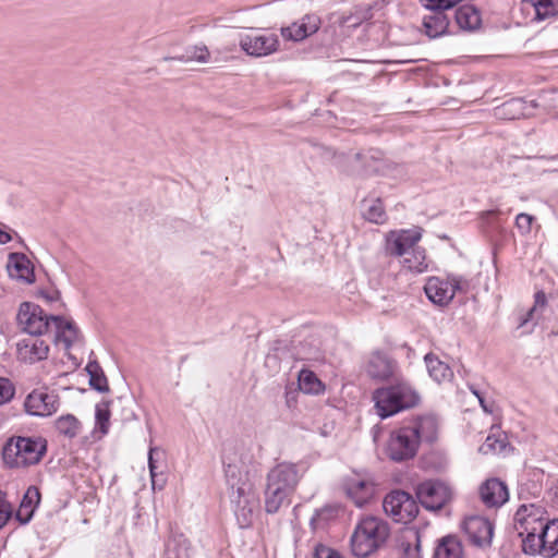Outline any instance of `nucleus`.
I'll return each instance as SVG.
<instances>
[{"mask_svg": "<svg viewBox=\"0 0 558 558\" xmlns=\"http://www.w3.org/2000/svg\"><path fill=\"white\" fill-rule=\"evenodd\" d=\"M546 524H549V515L543 506L523 504L517 509L513 515V530L521 541V548L525 555L543 556Z\"/></svg>", "mask_w": 558, "mask_h": 558, "instance_id": "obj_1", "label": "nucleus"}, {"mask_svg": "<svg viewBox=\"0 0 558 558\" xmlns=\"http://www.w3.org/2000/svg\"><path fill=\"white\" fill-rule=\"evenodd\" d=\"M395 380V384L378 388L373 393L376 413L381 418H387L413 408L420 402L418 392L409 381L402 378H396Z\"/></svg>", "mask_w": 558, "mask_h": 558, "instance_id": "obj_2", "label": "nucleus"}, {"mask_svg": "<svg viewBox=\"0 0 558 558\" xmlns=\"http://www.w3.org/2000/svg\"><path fill=\"white\" fill-rule=\"evenodd\" d=\"M389 526L379 518L360 520L351 536V550L355 557L365 558L377 550L388 538Z\"/></svg>", "mask_w": 558, "mask_h": 558, "instance_id": "obj_3", "label": "nucleus"}, {"mask_svg": "<svg viewBox=\"0 0 558 558\" xmlns=\"http://www.w3.org/2000/svg\"><path fill=\"white\" fill-rule=\"evenodd\" d=\"M47 451V442L40 437H11L2 449L3 462L10 468L37 464Z\"/></svg>", "mask_w": 558, "mask_h": 558, "instance_id": "obj_4", "label": "nucleus"}, {"mask_svg": "<svg viewBox=\"0 0 558 558\" xmlns=\"http://www.w3.org/2000/svg\"><path fill=\"white\" fill-rule=\"evenodd\" d=\"M246 458L242 448L235 445H228L223 448L222 463L228 495L231 493H240L242 489L247 490L253 488L248 478Z\"/></svg>", "mask_w": 558, "mask_h": 558, "instance_id": "obj_5", "label": "nucleus"}, {"mask_svg": "<svg viewBox=\"0 0 558 558\" xmlns=\"http://www.w3.org/2000/svg\"><path fill=\"white\" fill-rule=\"evenodd\" d=\"M470 282L462 276L449 275L446 279L430 277L424 286V291L429 301L434 304L447 305L457 292H466Z\"/></svg>", "mask_w": 558, "mask_h": 558, "instance_id": "obj_6", "label": "nucleus"}, {"mask_svg": "<svg viewBox=\"0 0 558 558\" xmlns=\"http://www.w3.org/2000/svg\"><path fill=\"white\" fill-rule=\"evenodd\" d=\"M51 316L35 303L23 302L19 307L16 322L22 331L38 337L51 330Z\"/></svg>", "mask_w": 558, "mask_h": 558, "instance_id": "obj_7", "label": "nucleus"}, {"mask_svg": "<svg viewBox=\"0 0 558 558\" xmlns=\"http://www.w3.org/2000/svg\"><path fill=\"white\" fill-rule=\"evenodd\" d=\"M238 525L248 529L259 513V498L254 488L228 495Z\"/></svg>", "mask_w": 558, "mask_h": 558, "instance_id": "obj_8", "label": "nucleus"}, {"mask_svg": "<svg viewBox=\"0 0 558 558\" xmlns=\"http://www.w3.org/2000/svg\"><path fill=\"white\" fill-rule=\"evenodd\" d=\"M383 508L387 515L401 523L411 522L418 513L415 499L403 490L389 493L383 501Z\"/></svg>", "mask_w": 558, "mask_h": 558, "instance_id": "obj_9", "label": "nucleus"}, {"mask_svg": "<svg viewBox=\"0 0 558 558\" xmlns=\"http://www.w3.org/2000/svg\"><path fill=\"white\" fill-rule=\"evenodd\" d=\"M415 433L408 425L392 432L386 448L388 457L396 462L412 459L420 445Z\"/></svg>", "mask_w": 558, "mask_h": 558, "instance_id": "obj_10", "label": "nucleus"}, {"mask_svg": "<svg viewBox=\"0 0 558 558\" xmlns=\"http://www.w3.org/2000/svg\"><path fill=\"white\" fill-rule=\"evenodd\" d=\"M60 407V398L48 388L31 391L24 400L25 412L32 416L47 417L53 415Z\"/></svg>", "mask_w": 558, "mask_h": 558, "instance_id": "obj_11", "label": "nucleus"}, {"mask_svg": "<svg viewBox=\"0 0 558 558\" xmlns=\"http://www.w3.org/2000/svg\"><path fill=\"white\" fill-rule=\"evenodd\" d=\"M415 493L421 505L432 511L440 510L451 499L450 488L438 481L418 484Z\"/></svg>", "mask_w": 558, "mask_h": 558, "instance_id": "obj_12", "label": "nucleus"}, {"mask_svg": "<svg viewBox=\"0 0 558 558\" xmlns=\"http://www.w3.org/2000/svg\"><path fill=\"white\" fill-rule=\"evenodd\" d=\"M241 49L255 58L267 57L279 49V38L276 34H247L240 38Z\"/></svg>", "mask_w": 558, "mask_h": 558, "instance_id": "obj_13", "label": "nucleus"}, {"mask_svg": "<svg viewBox=\"0 0 558 558\" xmlns=\"http://www.w3.org/2000/svg\"><path fill=\"white\" fill-rule=\"evenodd\" d=\"M302 476L298 464L280 462L269 470L266 483L293 494Z\"/></svg>", "mask_w": 558, "mask_h": 558, "instance_id": "obj_14", "label": "nucleus"}, {"mask_svg": "<svg viewBox=\"0 0 558 558\" xmlns=\"http://www.w3.org/2000/svg\"><path fill=\"white\" fill-rule=\"evenodd\" d=\"M463 530L474 545L486 547L492 544L494 525L488 519L480 515L469 517L463 522Z\"/></svg>", "mask_w": 558, "mask_h": 558, "instance_id": "obj_15", "label": "nucleus"}, {"mask_svg": "<svg viewBox=\"0 0 558 558\" xmlns=\"http://www.w3.org/2000/svg\"><path fill=\"white\" fill-rule=\"evenodd\" d=\"M421 236L418 230L391 231L386 236V251L393 256H403L415 248Z\"/></svg>", "mask_w": 558, "mask_h": 558, "instance_id": "obj_16", "label": "nucleus"}, {"mask_svg": "<svg viewBox=\"0 0 558 558\" xmlns=\"http://www.w3.org/2000/svg\"><path fill=\"white\" fill-rule=\"evenodd\" d=\"M347 496L354 502L356 507L366 505L375 494V484L368 477L354 475L348 477L343 484Z\"/></svg>", "mask_w": 558, "mask_h": 558, "instance_id": "obj_17", "label": "nucleus"}, {"mask_svg": "<svg viewBox=\"0 0 558 558\" xmlns=\"http://www.w3.org/2000/svg\"><path fill=\"white\" fill-rule=\"evenodd\" d=\"M320 25V17L315 13H310L305 14L302 19L292 23L290 26L282 27L281 35L286 39L301 41L317 33Z\"/></svg>", "mask_w": 558, "mask_h": 558, "instance_id": "obj_18", "label": "nucleus"}, {"mask_svg": "<svg viewBox=\"0 0 558 558\" xmlns=\"http://www.w3.org/2000/svg\"><path fill=\"white\" fill-rule=\"evenodd\" d=\"M480 497L487 508H499L509 498L506 484L498 478H488L480 487Z\"/></svg>", "mask_w": 558, "mask_h": 558, "instance_id": "obj_19", "label": "nucleus"}, {"mask_svg": "<svg viewBox=\"0 0 558 558\" xmlns=\"http://www.w3.org/2000/svg\"><path fill=\"white\" fill-rule=\"evenodd\" d=\"M16 351L19 360L33 364L47 359L49 345L43 339L26 338L17 342Z\"/></svg>", "mask_w": 558, "mask_h": 558, "instance_id": "obj_20", "label": "nucleus"}, {"mask_svg": "<svg viewBox=\"0 0 558 558\" xmlns=\"http://www.w3.org/2000/svg\"><path fill=\"white\" fill-rule=\"evenodd\" d=\"M7 269L12 279L27 284L35 281L34 266L29 258L23 253H10Z\"/></svg>", "mask_w": 558, "mask_h": 558, "instance_id": "obj_21", "label": "nucleus"}, {"mask_svg": "<svg viewBox=\"0 0 558 558\" xmlns=\"http://www.w3.org/2000/svg\"><path fill=\"white\" fill-rule=\"evenodd\" d=\"M367 374L377 380H387L389 378H399L397 363L381 353H375L371 356L367 366Z\"/></svg>", "mask_w": 558, "mask_h": 558, "instance_id": "obj_22", "label": "nucleus"}, {"mask_svg": "<svg viewBox=\"0 0 558 558\" xmlns=\"http://www.w3.org/2000/svg\"><path fill=\"white\" fill-rule=\"evenodd\" d=\"M51 330H54L57 342H61L64 349L69 350L76 341L80 340V330L72 319L62 316H51Z\"/></svg>", "mask_w": 558, "mask_h": 558, "instance_id": "obj_23", "label": "nucleus"}, {"mask_svg": "<svg viewBox=\"0 0 558 558\" xmlns=\"http://www.w3.org/2000/svg\"><path fill=\"white\" fill-rule=\"evenodd\" d=\"M408 427L415 433V438L421 441L432 442L437 437L438 421L434 415H423L412 421Z\"/></svg>", "mask_w": 558, "mask_h": 558, "instance_id": "obj_24", "label": "nucleus"}, {"mask_svg": "<svg viewBox=\"0 0 558 558\" xmlns=\"http://www.w3.org/2000/svg\"><path fill=\"white\" fill-rule=\"evenodd\" d=\"M39 502H40L39 489L35 486H29L21 500L19 509L15 512V519L21 524L28 523L32 520L34 512H35L36 508L38 507Z\"/></svg>", "mask_w": 558, "mask_h": 558, "instance_id": "obj_25", "label": "nucleus"}, {"mask_svg": "<svg viewBox=\"0 0 558 558\" xmlns=\"http://www.w3.org/2000/svg\"><path fill=\"white\" fill-rule=\"evenodd\" d=\"M523 10L532 9V21H545L558 16V0H522Z\"/></svg>", "mask_w": 558, "mask_h": 558, "instance_id": "obj_26", "label": "nucleus"}, {"mask_svg": "<svg viewBox=\"0 0 558 558\" xmlns=\"http://www.w3.org/2000/svg\"><path fill=\"white\" fill-rule=\"evenodd\" d=\"M161 558H191V544L181 533H171L165 543Z\"/></svg>", "mask_w": 558, "mask_h": 558, "instance_id": "obj_27", "label": "nucleus"}, {"mask_svg": "<svg viewBox=\"0 0 558 558\" xmlns=\"http://www.w3.org/2000/svg\"><path fill=\"white\" fill-rule=\"evenodd\" d=\"M456 23L462 31L472 32L477 29L482 24L480 11L470 4L459 7L454 14Z\"/></svg>", "mask_w": 558, "mask_h": 558, "instance_id": "obj_28", "label": "nucleus"}, {"mask_svg": "<svg viewBox=\"0 0 558 558\" xmlns=\"http://www.w3.org/2000/svg\"><path fill=\"white\" fill-rule=\"evenodd\" d=\"M291 495L280 487L266 483L264 492L265 511L269 514L277 513L283 504L289 502Z\"/></svg>", "mask_w": 558, "mask_h": 558, "instance_id": "obj_29", "label": "nucleus"}, {"mask_svg": "<svg viewBox=\"0 0 558 558\" xmlns=\"http://www.w3.org/2000/svg\"><path fill=\"white\" fill-rule=\"evenodd\" d=\"M462 544L457 536L447 535L438 541L433 558H461Z\"/></svg>", "mask_w": 558, "mask_h": 558, "instance_id": "obj_30", "label": "nucleus"}, {"mask_svg": "<svg viewBox=\"0 0 558 558\" xmlns=\"http://www.w3.org/2000/svg\"><path fill=\"white\" fill-rule=\"evenodd\" d=\"M429 376L437 383L449 380L453 373L448 364L440 361L438 356L428 353L424 357Z\"/></svg>", "mask_w": 558, "mask_h": 558, "instance_id": "obj_31", "label": "nucleus"}, {"mask_svg": "<svg viewBox=\"0 0 558 558\" xmlns=\"http://www.w3.org/2000/svg\"><path fill=\"white\" fill-rule=\"evenodd\" d=\"M361 210L363 217L369 222L381 225L387 220V215L380 198L363 199Z\"/></svg>", "mask_w": 558, "mask_h": 558, "instance_id": "obj_32", "label": "nucleus"}, {"mask_svg": "<svg viewBox=\"0 0 558 558\" xmlns=\"http://www.w3.org/2000/svg\"><path fill=\"white\" fill-rule=\"evenodd\" d=\"M165 452L158 447H149L148 450V469L151 480L153 489L158 487L161 489L165 486L166 477L162 472H158V461L162 460Z\"/></svg>", "mask_w": 558, "mask_h": 558, "instance_id": "obj_33", "label": "nucleus"}, {"mask_svg": "<svg viewBox=\"0 0 558 558\" xmlns=\"http://www.w3.org/2000/svg\"><path fill=\"white\" fill-rule=\"evenodd\" d=\"M54 427L59 435L73 439L82 430V424L76 416L73 414H65L58 417L54 422Z\"/></svg>", "mask_w": 558, "mask_h": 558, "instance_id": "obj_34", "label": "nucleus"}, {"mask_svg": "<svg viewBox=\"0 0 558 558\" xmlns=\"http://www.w3.org/2000/svg\"><path fill=\"white\" fill-rule=\"evenodd\" d=\"M544 535L545 548L542 557L553 558L558 554V519L549 518V524H546Z\"/></svg>", "mask_w": 558, "mask_h": 558, "instance_id": "obj_35", "label": "nucleus"}, {"mask_svg": "<svg viewBox=\"0 0 558 558\" xmlns=\"http://www.w3.org/2000/svg\"><path fill=\"white\" fill-rule=\"evenodd\" d=\"M300 390L308 395H318L324 391V385L316 374L310 369H301L298 377Z\"/></svg>", "mask_w": 558, "mask_h": 558, "instance_id": "obj_36", "label": "nucleus"}, {"mask_svg": "<svg viewBox=\"0 0 558 558\" xmlns=\"http://www.w3.org/2000/svg\"><path fill=\"white\" fill-rule=\"evenodd\" d=\"M403 256V268L415 274H422L427 270L428 265L424 250L413 248Z\"/></svg>", "mask_w": 558, "mask_h": 558, "instance_id": "obj_37", "label": "nucleus"}, {"mask_svg": "<svg viewBox=\"0 0 558 558\" xmlns=\"http://www.w3.org/2000/svg\"><path fill=\"white\" fill-rule=\"evenodd\" d=\"M85 369L89 375V385L93 389L99 392L109 391L107 377L101 366L96 361L88 362Z\"/></svg>", "mask_w": 558, "mask_h": 558, "instance_id": "obj_38", "label": "nucleus"}, {"mask_svg": "<svg viewBox=\"0 0 558 558\" xmlns=\"http://www.w3.org/2000/svg\"><path fill=\"white\" fill-rule=\"evenodd\" d=\"M96 429L104 436L108 434L110 426L109 403H98L95 409Z\"/></svg>", "mask_w": 558, "mask_h": 558, "instance_id": "obj_39", "label": "nucleus"}, {"mask_svg": "<svg viewBox=\"0 0 558 558\" xmlns=\"http://www.w3.org/2000/svg\"><path fill=\"white\" fill-rule=\"evenodd\" d=\"M15 395V386L4 377H0V405L10 402Z\"/></svg>", "mask_w": 558, "mask_h": 558, "instance_id": "obj_40", "label": "nucleus"}, {"mask_svg": "<svg viewBox=\"0 0 558 558\" xmlns=\"http://www.w3.org/2000/svg\"><path fill=\"white\" fill-rule=\"evenodd\" d=\"M522 109V101L518 99H512L510 101L505 102L497 110L498 116H508L509 119H514L517 117V112Z\"/></svg>", "mask_w": 558, "mask_h": 558, "instance_id": "obj_41", "label": "nucleus"}, {"mask_svg": "<svg viewBox=\"0 0 558 558\" xmlns=\"http://www.w3.org/2000/svg\"><path fill=\"white\" fill-rule=\"evenodd\" d=\"M13 509L7 500L5 495L0 490V530L7 524L12 517Z\"/></svg>", "mask_w": 558, "mask_h": 558, "instance_id": "obj_42", "label": "nucleus"}, {"mask_svg": "<svg viewBox=\"0 0 558 558\" xmlns=\"http://www.w3.org/2000/svg\"><path fill=\"white\" fill-rule=\"evenodd\" d=\"M533 221V216L525 213H521L515 217V227L518 228L521 234H527L531 232Z\"/></svg>", "mask_w": 558, "mask_h": 558, "instance_id": "obj_43", "label": "nucleus"}, {"mask_svg": "<svg viewBox=\"0 0 558 558\" xmlns=\"http://www.w3.org/2000/svg\"><path fill=\"white\" fill-rule=\"evenodd\" d=\"M546 304L545 293L539 291L535 294V305L526 313V315L521 319L520 326H524L527 322L533 318V314L536 311L537 306H544Z\"/></svg>", "mask_w": 558, "mask_h": 558, "instance_id": "obj_44", "label": "nucleus"}, {"mask_svg": "<svg viewBox=\"0 0 558 558\" xmlns=\"http://www.w3.org/2000/svg\"><path fill=\"white\" fill-rule=\"evenodd\" d=\"M209 58V51L206 46H195L192 48L189 54V59L196 60L198 62H207Z\"/></svg>", "mask_w": 558, "mask_h": 558, "instance_id": "obj_45", "label": "nucleus"}, {"mask_svg": "<svg viewBox=\"0 0 558 558\" xmlns=\"http://www.w3.org/2000/svg\"><path fill=\"white\" fill-rule=\"evenodd\" d=\"M38 296L44 299L48 304H52L59 302L61 299V293L57 289H40L38 291Z\"/></svg>", "mask_w": 558, "mask_h": 558, "instance_id": "obj_46", "label": "nucleus"}, {"mask_svg": "<svg viewBox=\"0 0 558 558\" xmlns=\"http://www.w3.org/2000/svg\"><path fill=\"white\" fill-rule=\"evenodd\" d=\"M315 558H343L337 550L318 545L315 549Z\"/></svg>", "mask_w": 558, "mask_h": 558, "instance_id": "obj_47", "label": "nucleus"}, {"mask_svg": "<svg viewBox=\"0 0 558 558\" xmlns=\"http://www.w3.org/2000/svg\"><path fill=\"white\" fill-rule=\"evenodd\" d=\"M485 446L494 451H501L506 447V444L504 440L494 439L492 436H488Z\"/></svg>", "mask_w": 558, "mask_h": 558, "instance_id": "obj_48", "label": "nucleus"}, {"mask_svg": "<svg viewBox=\"0 0 558 558\" xmlns=\"http://www.w3.org/2000/svg\"><path fill=\"white\" fill-rule=\"evenodd\" d=\"M472 392H473V393L478 398V401H480V403H481L482 408L484 409V411H486V412H492V411L487 408V405H486V403H485V401H484L483 397H482V396H481V393L478 392V390H476V389H472Z\"/></svg>", "mask_w": 558, "mask_h": 558, "instance_id": "obj_49", "label": "nucleus"}, {"mask_svg": "<svg viewBox=\"0 0 558 558\" xmlns=\"http://www.w3.org/2000/svg\"><path fill=\"white\" fill-rule=\"evenodd\" d=\"M472 392H473V393L478 398V401H480V403H481L482 408L484 409V411H486V412H492V411L487 408V405H486V403H485V401H484L483 397H482V396H481V393L478 392V390H476V389H472Z\"/></svg>", "mask_w": 558, "mask_h": 558, "instance_id": "obj_50", "label": "nucleus"}, {"mask_svg": "<svg viewBox=\"0 0 558 558\" xmlns=\"http://www.w3.org/2000/svg\"><path fill=\"white\" fill-rule=\"evenodd\" d=\"M11 240V235L8 232L0 229V244H7Z\"/></svg>", "mask_w": 558, "mask_h": 558, "instance_id": "obj_51", "label": "nucleus"}, {"mask_svg": "<svg viewBox=\"0 0 558 558\" xmlns=\"http://www.w3.org/2000/svg\"><path fill=\"white\" fill-rule=\"evenodd\" d=\"M380 427L379 426H374L372 428V435H373V439L374 441H377L378 440V436H379V433H380Z\"/></svg>", "mask_w": 558, "mask_h": 558, "instance_id": "obj_52", "label": "nucleus"}, {"mask_svg": "<svg viewBox=\"0 0 558 558\" xmlns=\"http://www.w3.org/2000/svg\"><path fill=\"white\" fill-rule=\"evenodd\" d=\"M356 158H357V159H365V158H366V155L356 154Z\"/></svg>", "mask_w": 558, "mask_h": 558, "instance_id": "obj_53", "label": "nucleus"}]
</instances>
